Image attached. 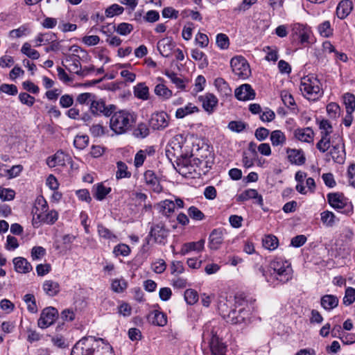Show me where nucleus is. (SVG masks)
Segmentation results:
<instances>
[{
	"label": "nucleus",
	"instance_id": "1",
	"mask_svg": "<svg viewBox=\"0 0 355 355\" xmlns=\"http://www.w3.org/2000/svg\"><path fill=\"white\" fill-rule=\"evenodd\" d=\"M71 355H114L110 345L102 338L93 336L84 337L72 348Z\"/></svg>",
	"mask_w": 355,
	"mask_h": 355
},
{
	"label": "nucleus",
	"instance_id": "2",
	"mask_svg": "<svg viewBox=\"0 0 355 355\" xmlns=\"http://www.w3.org/2000/svg\"><path fill=\"white\" fill-rule=\"evenodd\" d=\"M259 271L266 280L272 284H275V282L286 283L292 278L291 263L280 257L273 259L267 270L261 267Z\"/></svg>",
	"mask_w": 355,
	"mask_h": 355
},
{
	"label": "nucleus",
	"instance_id": "3",
	"mask_svg": "<svg viewBox=\"0 0 355 355\" xmlns=\"http://www.w3.org/2000/svg\"><path fill=\"white\" fill-rule=\"evenodd\" d=\"M212 321L207 323L202 334L203 339H209L211 355H226L227 346L218 336L220 328Z\"/></svg>",
	"mask_w": 355,
	"mask_h": 355
},
{
	"label": "nucleus",
	"instance_id": "4",
	"mask_svg": "<svg viewBox=\"0 0 355 355\" xmlns=\"http://www.w3.org/2000/svg\"><path fill=\"white\" fill-rule=\"evenodd\" d=\"M110 116V127L117 135L125 133L135 123L134 114L126 110H116Z\"/></svg>",
	"mask_w": 355,
	"mask_h": 355
},
{
	"label": "nucleus",
	"instance_id": "5",
	"mask_svg": "<svg viewBox=\"0 0 355 355\" xmlns=\"http://www.w3.org/2000/svg\"><path fill=\"white\" fill-rule=\"evenodd\" d=\"M300 90L309 100L315 101L322 95L320 82L313 75H308L301 79Z\"/></svg>",
	"mask_w": 355,
	"mask_h": 355
},
{
	"label": "nucleus",
	"instance_id": "6",
	"mask_svg": "<svg viewBox=\"0 0 355 355\" xmlns=\"http://www.w3.org/2000/svg\"><path fill=\"white\" fill-rule=\"evenodd\" d=\"M218 311L226 322L232 324L246 323L250 318V311L244 307L240 308L239 310L232 309L228 311L225 304H220Z\"/></svg>",
	"mask_w": 355,
	"mask_h": 355
},
{
	"label": "nucleus",
	"instance_id": "7",
	"mask_svg": "<svg viewBox=\"0 0 355 355\" xmlns=\"http://www.w3.org/2000/svg\"><path fill=\"white\" fill-rule=\"evenodd\" d=\"M230 66L234 74L239 79L245 80L251 74L250 65L243 56H235L230 60Z\"/></svg>",
	"mask_w": 355,
	"mask_h": 355
},
{
	"label": "nucleus",
	"instance_id": "8",
	"mask_svg": "<svg viewBox=\"0 0 355 355\" xmlns=\"http://www.w3.org/2000/svg\"><path fill=\"white\" fill-rule=\"evenodd\" d=\"M327 200L329 205L340 212L348 214L352 212L353 207L351 202L342 193H331L327 195Z\"/></svg>",
	"mask_w": 355,
	"mask_h": 355
},
{
	"label": "nucleus",
	"instance_id": "9",
	"mask_svg": "<svg viewBox=\"0 0 355 355\" xmlns=\"http://www.w3.org/2000/svg\"><path fill=\"white\" fill-rule=\"evenodd\" d=\"M116 110V105L113 104L106 105L104 100L97 96L92 104V106L89 107V110L92 114L105 117H110Z\"/></svg>",
	"mask_w": 355,
	"mask_h": 355
},
{
	"label": "nucleus",
	"instance_id": "10",
	"mask_svg": "<svg viewBox=\"0 0 355 355\" xmlns=\"http://www.w3.org/2000/svg\"><path fill=\"white\" fill-rule=\"evenodd\" d=\"M49 209L47 202L43 196L37 198L32 209V223L35 227H38L42 221V216L47 212Z\"/></svg>",
	"mask_w": 355,
	"mask_h": 355
},
{
	"label": "nucleus",
	"instance_id": "11",
	"mask_svg": "<svg viewBox=\"0 0 355 355\" xmlns=\"http://www.w3.org/2000/svg\"><path fill=\"white\" fill-rule=\"evenodd\" d=\"M58 315V310L52 306L44 309L40 314L37 321L38 326L42 329H45L51 325Z\"/></svg>",
	"mask_w": 355,
	"mask_h": 355
},
{
	"label": "nucleus",
	"instance_id": "12",
	"mask_svg": "<svg viewBox=\"0 0 355 355\" xmlns=\"http://www.w3.org/2000/svg\"><path fill=\"white\" fill-rule=\"evenodd\" d=\"M291 32L293 36H296L302 44L309 43V37L311 33L310 28L302 24L296 23L291 26Z\"/></svg>",
	"mask_w": 355,
	"mask_h": 355
},
{
	"label": "nucleus",
	"instance_id": "13",
	"mask_svg": "<svg viewBox=\"0 0 355 355\" xmlns=\"http://www.w3.org/2000/svg\"><path fill=\"white\" fill-rule=\"evenodd\" d=\"M168 232L169 231L165 227V225L163 223H159L151 227L150 235L154 238L156 243L164 244L168 235Z\"/></svg>",
	"mask_w": 355,
	"mask_h": 355
},
{
	"label": "nucleus",
	"instance_id": "14",
	"mask_svg": "<svg viewBox=\"0 0 355 355\" xmlns=\"http://www.w3.org/2000/svg\"><path fill=\"white\" fill-rule=\"evenodd\" d=\"M209 158L210 159L207 160L200 159L198 158H190L189 159H184L182 160H180L178 165L179 166H182V169L185 168L190 171V168L193 167L191 164V162H193V164H196L197 166L204 165L207 168H210L214 163L213 155L211 153H209ZM189 172L190 173V171Z\"/></svg>",
	"mask_w": 355,
	"mask_h": 355
},
{
	"label": "nucleus",
	"instance_id": "15",
	"mask_svg": "<svg viewBox=\"0 0 355 355\" xmlns=\"http://www.w3.org/2000/svg\"><path fill=\"white\" fill-rule=\"evenodd\" d=\"M62 65L71 73H74L78 75L80 71V58L76 54H69L65 56L64 60L62 61Z\"/></svg>",
	"mask_w": 355,
	"mask_h": 355
},
{
	"label": "nucleus",
	"instance_id": "16",
	"mask_svg": "<svg viewBox=\"0 0 355 355\" xmlns=\"http://www.w3.org/2000/svg\"><path fill=\"white\" fill-rule=\"evenodd\" d=\"M150 125L155 130H163L169 124V116L164 112L155 113L152 115Z\"/></svg>",
	"mask_w": 355,
	"mask_h": 355
},
{
	"label": "nucleus",
	"instance_id": "17",
	"mask_svg": "<svg viewBox=\"0 0 355 355\" xmlns=\"http://www.w3.org/2000/svg\"><path fill=\"white\" fill-rule=\"evenodd\" d=\"M236 98L239 101H249L255 98V92L250 85L243 84L234 92Z\"/></svg>",
	"mask_w": 355,
	"mask_h": 355
},
{
	"label": "nucleus",
	"instance_id": "18",
	"mask_svg": "<svg viewBox=\"0 0 355 355\" xmlns=\"http://www.w3.org/2000/svg\"><path fill=\"white\" fill-rule=\"evenodd\" d=\"M144 180L146 184L155 193H159L162 191V187L159 183L158 178L151 170H148L144 173Z\"/></svg>",
	"mask_w": 355,
	"mask_h": 355
},
{
	"label": "nucleus",
	"instance_id": "19",
	"mask_svg": "<svg viewBox=\"0 0 355 355\" xmlns=\"http://www.w3.org/2000/svg\"><path fill=\"white\" fill-rule=\"evenodd\" d=\"M198 99L202 103L204 110L209 114L212 113L218 105V99L213 94L207 93L200 96Z\"/></svg>",
	"mask_w": 355,
	"mask_h": 355
},
{
	"label": "nucleus",
	"instance_id": "20",
	"mask_svg": "<svg viewBox=\"0 0 355 355\" xmlns=\"http://www.w3.org/2000/svg\"><path fill=\"white\" fill-rule=\"evenodd\" d=\"M110 26H112V28L121 35H128L133 31V26L131 24L123 22L118 24L116 27L114 24H112L103 26H102L101 32L107 35V32L110 31Z\"/></svg>",
	"mask_w": 355,
	"mask_h": 355
},
{
	"label": "nucleus",
	"instance_id": "21",
	"mask_svg": "<svg viewBox=\"0 0 355 355\" xmlns=\"http://www.w3.org/2000/svg\"><path fill=\"white\" fill-rule=\"evenodd\" d=\"M12 262L17 272L26 274L33 270L31 264L24 257H15Z\"/></svg>",
	"mask_w": 355,
	"mask_h": 355
},
{
	"label": "nucleus",
	"instance_id": "22",
	"mask_svg": "<svg viewBox=\"0 0 355 355\" xmlns=\"http://www.w3.org/2000/svg\"><path fill=\"white\" fill-rule=\"evenodd\" d=\"M288 161L295 165H302L305 163L306 158L302 150L290 149L287 150Z\"/></svg>",
	"mask_w": 355,
	"mask_h": 355
},
{
	"label": "nucleus",
	"instance_id": "23",
	"mask_svg": "<svg viewBox=\"0 0 355 355\" xmlns=\"http://www.w3.org/2000/svg\"><path fill=\"white\" fill-rule=\"evenodd\" d=\"M223 241V234L220 229H214L209 238V246L211 250H218Z\"/></svg>",
	"mask_w": 355,
	"mask_h": 355
},
{
	"label": "nucleus",
	"instance_id": "24",
	"mask_svg": "<svg viewBox=\"0 0 355 355\" xmlns=\"http://www.w3.org/2000/svg\"><path fill=\"white\" fill-rule=\"evenodd\" d=\"M352 8V2L350 0H342L336 8L338 17L341 19L346 18L350 14Z\"/></svg>",
	"mask_w": 355,
	"mask_h": 355
},
{
	"label": "nucleus",
	"instance_id": "25",
	"mask_svg": "<svg viewBox=\"0 0 355 355\" xmlns=\"http://www.w3.org/2000/svg\"><path fill=\"white\" fill-rule=\"evenodd\" d=\"M294 135L301 141L311 143L313 141L314 132L311 128H298L295 130Z\"/></svg>",
	"mask_w": 355,
	"mask_h": 355
},
{
	"label": "nucleus",
	"instance_id": "26",
	"mask_svg": "<svg viewBox=\"0 0 355 355\" xmlns=\"http://www.w3.org/2000/svg\"><path fill=\"white\" fill-rule=\"evenodd\" d=\"M148 318L153 324L156 326L164 327L167 324L166 315L157 310L152 311Z\"/></svg>",
	"mask_w": 355,
	"mask_h": 355
},
{
	"label": "nucleus",
	"instance_id": "27",
	"mask_svg": "<svg viewBox=\"0 0 355 355\" xmlns=\"http://www.w3.org/2000/svg\"><path fill=\"white\" fill-rule=\"evenodd\" d=\"M159 212L166 217H169L175 211V202L171 200H164L157 205Z\"/></svg>",
	"mask_w": 355,
	"mask_h": 355
},
{
	"label": "nucleus",
	"instance_id": "28",
	"mask_svg": "<svg viewBox=\"0 0 355 355\" xmlns=\"http://www.w3.org/2000/svg\"><path fill=\"white\" fill-rule=\"evenodd\" d=\"M174 45L172 40L169 37H166L160 40L157 43V49L164 57H168Z\"/></svg>",
	"mask_w": 355,
	"mask_h": 355
},
{
	"label": "nucleus",
	"instance_id": "29",
	"mask_svg": "<svg viewBox=\"0 0 355 355\" xmlns=\"http://www.w3.org/2000/svg\"><path fill=\"white\" fill-rule=\"evenodd\" d=\"M214 85L222 96H232V89L223 78H217L215 79Z\"/></svg>",
	"mask_w": 355,
	"mask_h": 355
},
{
	"label": "nucleus",
	"instance_id": "30",
	"mask_svg": "<svg viewBox=\"0 0 355 355\" xmlns=\"http://www.w3.org/2000/svg\"><path fill=\"white\" fill-rule=\"evenodd\" d=\"M199 112L197 106L191 103H189L185 106L177 109L175 112V117L177 119H183L187 115Z\"/></svg>",
	"mask_w": 355,
	"mask_h": 355
},
{
	"label": "nucleus",
	"instance_id": "31",
	"mask_svg": "<svg viewBox=\"0 0 355 355\" xmlns=\"http://www.w3.org/2000/svg\"><path fill=\"white\" fill-rule=\"evenodd\" d=\"M111 191L110 187H106L103 183H98L93 187V195L98 200H103Z\"/></svg>",
	"mask_w": 355,
	"mask_h": 355
},
{
	"label": "nucleus",
	"instance_id": "32",
	"mask_svg": "<svg viewBox=\"0 0 355 355\" xmlns=\"http://www.w3.org/2000/svg\"><path fill=\"white\" fill-rule=\"evenodd\" d=\"M321 306L326 310L330 311L338 304V299L333 295H325L321 298Z\"/></svg>",
	"mask_w": 355,
	"mask_h": 355
},
{
	"label": "nucleus",
	"instance_id": "33",
	"mask_svg": "<svg viewBox=\"0 0 355 355\" xmlns=\"http://www.w3.org/2000/svg\"><path fill=\"white\" fill-rule=\"evenodd\" d=\"M270 139L273 146H282L286 142V137L285 134L279 130L272 131L270 133Z\"/></svg>",
	"mask_w": 355,
	"mask_h": 355
},
{
	"label": "nucleus",
	"instance_id": "34",
	"mask_svg": "<svg viewBox=\"0 0 355 355\" xmlns=\"http://www.w3.org/2000/svg\"><path fill=\"white\" fill-rule=\"evenodd\" d=\"M43 289L45 293L49 296H55L60 291L59 284L53 280H46L43 284Z\"/></svg>",
	"mask_w": 355,
	"mask_h": 355
},
{
	"label": "nucleus",
	"instance_id": "35",
	"mask_svg": "<svg viewBox=\"0 0 355 355\" xmlns=\"http://www.w3.org/2000/svg\"><path fill=\"white\" fill-rule=\"evenodd\" d=\"M55 38H56V35L51 32L39 33L34 40L35 43V46H40L42 44L50 43V42Z\"/></svg>",
	"mask_w": 355,
	"mask_h": 355
},
{
	"label": "nucleus",
	"instance_id": "36",
	"mask_svg": "<svg viewBox=\"0 0 355 355\" xmlns=\"http://www.w3.org/2000/svg\"><path fill=\"white\" fill-rule=\"evenodd\" d=\"M96 96L90 92H85L78 94L76 97V103L80 105H86L92 106V104L94 101Z\"/></svg>",
	"mask_w": 355,
	"mask_h": 355
},
{
	"label": "nucleus",
	"instance_id": "37",
	"mask_svg": "<svg viewBox=\"0 0 355 355\" xmlns=\"http://www.w3.org/2000/svg\"><path fill=\"white\" fill-rule=\"evenodd\" d=\"M107 128L102 123H93L89 127V133L93 137H101L107 134Z\"/></svg>",
	"mask_w": 355,
	"mask_h": 355
},
{
	"label": "nucleus",
	"instance_id": "38",
	"mask_svg": "<svg viewBox=\"0 0 355 355\" xmlns=\"http://www.w3.org/2000/svg\"><path fill=\"white\" fill-rule=\"evenodd\" d=\"M263 246L269 250H275L279 245V241L278 239L272 234H268L265 236V237L263 239L262 241Z\"/></svg>",
	"mask_w": 355,
	"mask_h": 355
},
{
	"label": "nucleus",
	"instance_id": "39",
	"mask_svg": "<svg viewBox=\"0 0 355 355\" xmlns=\"http://www.w3.org/2000/svg\"><path fill=\"white\" fill-rule=\"evenodd\" d=\"M117 171L116 172V178L117 180L122 178H129L131 177V172L128 170V166L125 163L119 161L116 163Z\"/></svg>",
	"mask_w": 355,
	"mask_h": 355
},
{
	"label": "nucleus",
	"instance_id": "40",
	"mask_svg": "<svg viewBox=\"0 0 355 355\" xmlns=\"http://www.w3.org/2000/svg\"><path fill=\"white\" fill-rule=\"evenodd\" d=\"M134 94L138 98L147 100L149 94L148 87L145 85V83H139L134 87Z\"/></svg>",
	"mask_w": 355,
	"mask_h": 355
},
{
	"label": "nucleus",
	"instance_id": "41",
	"mask_svg": "<svg viewBox=\"0 0 355 355\" xmlns=\"http://www.w3.org/2000/svg\"><path fill=\"white\" fill-rule=\"evenodd\" d=\"M343 98L346 112H354L355 110V96L353 94L347 92L343 95Z\"/></svg>",
	"mask_w": 355,
	"mask_h": 355
},
{
	"label": "nucleus",
	"instance_id": "42",
	"mask_svg": "<svg viewBox=\"0 0 355 355\" xmlns=\"http://www.w3.org/2000/svg\"><path fill=\"white\" fill-rule=\"evenodd\" d=\"M191 58L196 60V61H200V67L203 68L208 65V60L207 58V55L201 51H200L198 49H193L191 50Z\"/></svg>",
	"mask_w": 355,
	"mask_h": 355
},
{
	"label": "nucleus",
	"instance_id": "43",
	"mask_svg": "<svg viewBox=\"0 0 355 355\" xmlns=\"http://www.w3.org/2000/svg\"><path fill=\"white\" fill-rule=\"evenodd\" d=\"M332 159L336 163H343L345 160V151L344 150H340V148L338 145L333 146L329 152Z\"/></svg>",
	"mask_w": 355,
	"mask_h": 355
},
{
	"label": "nucleus",
	"instance_id": "44",
	"mask_svg": "<svg viewBox=\"0 0 355 355\" xmlns=\"http://www.w3.org/2000/svg\"><path fill=\"white\" fill-rule=\"evenodd\" d=\"M281 98L284 103V104L290 108L291 110L295 111L296 110V105L293 96L287 91H282L281 92Z\"/></svg>",
	"mask_w": 355,
	"mask_h": 355
},
{
	"label": "nucleus",
	"instance_id": "45",
	"mask_svg": "<svg viewBox=\"0 0 355 355\" xmlns=\"http://www.w3.org/2000/svg\"><path fill=\"white\" fill-rule=\"evenodd\" d=\"M155 93L164 99H168L172 96V92L165 85L157 84L155 87Z\"/></svg>",
	"mask_w": 355,
	"mask_h": 355
},
{
	"label": "nucleus",
	"instance_id": "46",
	"mask_svg": "<svg viewBox=\"0 0 355 355\" xmlns=\"http://www.w3.org/2000/svg\"><path fill=\"white\" fill-rule=\"evenodd\" d=\"M21 51L23 54L33 60H37L40 58L39 52L32 49L31 44L28 42H25L23 44Z\"/></svg>",
	"mask_w": 355,
	"mask_h": 355
},
{
	"label": "nucleus",
	"instance_id": "47",
	"mask_svg": "<svg viewBox=\"0 0 355 355\" xmlns=\"http://www.w3.org/2000/svg\"><path fill=\"white\" fill-rule=\"evenodd\" d=\"M321 221L327 227H332L336 223V216L331 211H324L321 213Z\"/></svg>",
	"mask_w": 355,
	"mask_h": 355
},
{
	"label": "nucleus",
	"instance_id": "48",
	"mask_svg": "<svg viewBox=\"0 0 355 355\" xmlns=\"http://www.w3.org/2000/svg\"><path fill=\"white\" fill-rule=\"evenodd\" d=\"M24 300L27 305V309L29 312L35 313L37 311L35 297L33 294H26L24 296Z\"/></svg>",
	"mask_w": 355,
	"mask_h": 355
},
{
	"label": "nucleus",
	"instance_id": "49",
	"mask_svg": "<svg viewBox=\"0 0 355 355\" xmlns=\"http://www.w3.org/2000/svg\"><path fill=\"white\" fill-rule=\"evenodd\" d=\"M165 75L171 80V81L175 85V86L180 89H183L185 87L183 79L178 76L177 73L173 71H166Z\"/></svg>",
	"mask_w": 355,
	"mask_h": 355
},
{
	"label": "nucleus",
	"instance_id": "50",
	"mask_svg": "<svg viewBox=\"0 0 355 355\" xmlns=\"http://www.w3.org/2000/svg\"><path fill=\"white\" fill-rule=\"evenodd\" d=\"M318 30L320 35L324 37H329L333 34V29L329 21H325L320 24L318 27Z\"/></svg>",
	"mask_w": 355,
	"mask_h": 355
},
{
	"label": "nucleus",
	"instance_id": "51",
	"mask_svg": "<svg viewBox=\"0 0 355 355\" xmlns=\"http://www.w3.org/2000/svg\"><path fill=\"white\" fill-rule=\"evenodd\" d=\"M133 135L137 138H145L149 135V128L146 123H141L134 130Z\"/></svg>",
	"mask_w": 355,
	"mask_h": 355
},
{
	"label": "nucleus",
	"instance_id": "52",
	"mask_svg": "<svg viewBox=\"0 0 355 355\" xmlns=\"http://www.w3.org/2000/svg\"><path fill=\"white\" fill-rule=\"evenodd\" d=\"M89 144V137L86 135H77L73 141L74 146L79 150L85 148Z\"/></svg>",
	"mask_w": 355,
	"mask_h": 355
},
{
	"label": "nucleus",
	"instance_id": "53",
	"mask_svg": "<svg viewBox=\"0 0 355 355\" xmlns=\"http://www.w3.org/2000/svg\"><path fill=\"white\" fill-rule=\"evenodd\" d=\"M42 223L53 225L58 218V213L55 210H51L48 213H45L42 216Z\"/></svg>",
	"mask_w": 355,
	"mask_h": 355
},
{
	"label": "nucleus",
	"instance_id": "54",
	"mask_svg": "<svg viewBox=\"0 0 355 355\" xmlns=\"http://www.w3.org/2000/svg\"><path fill=\"white\" fill-rule=\"evenodd\" d=\"M330 147V138L324 135H321L320 140L317 143L316 148L322 153H325Z\"/></svg>",
	"mask_w": 355,
	"mask_h": 355
},
{
	"label": "nucleus",
	"instance_id": "55",
	"mask_svg": "<svg viewBox=\"0 0 355 355\" xmlns=\"http://www.w3.org/2000/svg\"><path fill=\"white\" fill-rule=\"evenodd\" d=\"M184 299L187 304H194L198 300L197 291L193 289H187L184 292Z\"/></svg>",
	"mask_w": 355,
	"mask_h": 355
},
{
	"label": "nucleus",
	"instance_id": "56",
	"mask_svg": "<svg viewBox=\"0 0 355 355\" xmlns=\"http://www.w3.org/2000/svg\"><path fill=\"white\" fill-rule=\"evenodd\" d=\"M123 10L124 8L122 6L118 4H113L106 9L105 15L107 17H112L122 14Z\"/></svg>",
	"mask_w": 355,
	"mask_h": 355
},
{
	"label": "nucleus",
	"instance_id": "57",
	"mask_svg": "<svg viewBox=\"0 0 355 355\" xmlns=\"http://www.w3.org/2000/svg\"><path fill=\"white\" fill-rule=\"evenodd\" d=\"M355 301V289L352 287H348L345 290V296L343 297V303L348 306L354 303Z\"/></svg>",
	"mask_w": 355,
	"mask_h": 355
},
{
	"label": "nucleus",
	"instance_id": "58",
	"mask_svg": "<svg viewBox=\"0 0 355 355\" xmlns=\"http://www.w3.org/2000/svg\"><path fill=\"white\" fill-rule=\"evenodd\" d=\"M216 44L220 49H227L230 45L229 37L223 33H219L216 36Z\"/></svg>",
	"mask_w": 355,
	"mask_h": 355
},
{
	"label": "nucleus",
	"instance_id": "59",
	"mask_svg": "<svg viewBox=\"0 0 355 355\" xmlns=\"http://www.w3.org/2000/svg\"><path fill=\"white\" fill-rule=\"evenodd\" d=\"M188 214L192 219L196 220H202L205 218V214L195 206H191L189 208Z\"/></svg>",
	"mask_w": 355,
	"mask_h": 355
},
{
	"label": "nucleus",
	"instance_id": "60",
	"mask_svg": "<svg viewBox=\"0 0 355 355\" xmlns=\"http://www.w3.org/2000/svg\"><path fill=\"white\" fill-rule=\"evenodd\" d=\"M19 100L22 104L29 107L33 106L35 101V98L26 92L20 93L19 94Z\"/></svg>",
	"mask_w": 355,
	"mask_h": 355
},
{
	"label": "nucleus",
	"instance_id": "61",
	"mask_svg": "<svg viewBox=\"0 0 355 355\" xmlns=\"http://www.w3.org/2000/svg\"><path fill=\"white\" fill-rule=\"evenodd\" d=\"M113 252L116 255H121L123 257L128 256L130 252L129 246L126 244H119L114 248Z\"/></svg>",
	"mask_w": 355,
	"mask_h": 355
},
{
	"label": "nucleus",
	"instance_id": "62",
	"mask_svg": "<svg viewBox=\"0 0 355 355\" xmlns=\"http://www.w3.org/2000/svg\"><path fill=\"white\" fill-rule=\"evenodd\" d=\"M97 228L98 233L101 237L110 240L116 238V236L111 232V231L103 226L102 224H98Z\"/></svg>",
	"mask_w": 355,
	"mask_h": 355
},
{
	"label": "nucleus",
	"instance_id": "63",
	"mask_svg": "<svg viewBox=\"0 0 355 355\" xmlns=\"http://www.w3.org/2000/svg\"><path fill=\"white\" fill-rule=\"evenodd\" d=\"M247 124L243 121H232L228 124V128L233 132H241L245 129Z\"/></svg>",
	"mask_w": 355,
	"mask_h": 355
},
{
	"label": "nucleus",
	"instance_id": "64",
	"mask_svg": "<svg viewBox=\"0 0 355 355\" xmlns=\"http://www.w3.org/2000/svg\"><path fill=\"white\" fill-rule=\"evenodd\" d=\"M46 254V250L42 246H35L31 250V258L33 260H39Z\"/></svg>",
	"mask_w": 355,
	"mask_h": 355
}]
</instances>
